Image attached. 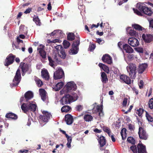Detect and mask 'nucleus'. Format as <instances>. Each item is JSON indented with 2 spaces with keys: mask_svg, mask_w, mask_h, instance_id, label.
Here are the masks:
<instances>
[{
  "mask_svg": "<svg viewBox=\"0 0 153 153\" xmlns=\"http://www.w3.org/2000/svg\"><path fill=\"white\" fill-rule=\"evenodd\" d=\"M75 108L76 111H80L82 110L83 106L81 105H78L76 106Z\"/></svg>",
  "mask_w": 153,
  "mask_h": 153,
  "instance_id": "51",
  "label": "nucleus"
},
{
  "mask_svg": "<svg viewBox=\"0 0 153 153\" xmlns=\"http://www.w3.org/2000/svg\"><path fill=\"white\" fill-rule=\"evenodd\" d=\"M62 34V32L61 30H54L50 34V35L51 36H54V35H56V36L59 35L58 37L60 38V36Z\"/></svg>",
  "mask_w": 153,
  "mask_h": 153,
  "instance_id": "27",
  "label": "nucleus"
},
{
  "mask_svg": "<svg viewBox=\"0 0 153 153\" xmlns=\"http://www.w3.org/2000/svg\"><path fill=\"white\" fill-rule=\"evenodd\" d=\"M103 130L105 132L107 133L108 135L110 137L111 130L108 127L106 126H103Z\"/></svg>",
  "mask_w": 153,
  "mask_h": 153,
  "instance_id": "46",
  "label": "nucleus"
},
{
  "mask_svg": "<svg viewBox=\"0 0 153 153\" xmlns=\"http://www.w3.org/2000/svg\"><path fill=\"white\" fill-rule=\"evenodd\" d=\"M94 131L97 133H100L102 131L100 130H99L98 128H96L94 129Z\"/></svg>",
  "mask_w": 153,
  "mask_h": 153,
  "instance_id": "64",
  "label": "nucleus"
},
{
  "mask_svg": "<svg viewBox=\"0 0 153 153\" xmlns=\"http://www.w3.org/2000/svg\"><path fill=\"white\" fill-rule=\"evenodd\" d=\"M120 81L123 82L129 85L131 83V80L130 78L125 74H122L120 76Z\"/></svg>",
  "mask_w": 153,
  "mask_h": 153,
  "instance_id": "16",
  "label": "nucleus"
},
{
  "mask_svg": "<svg viewBox=\"0 0 153 153\" xmlns=\"http://www.w3.org/2000/svg\"><path fill=\"white\" fill-rule=\"evenodd\" d=\"M137 148L138 153H146V146L142 143H138L137 146Z\"/></svg>",
  "mask_w": 153,
  "mask_h": 153,
  "instance_id": "19",
  "label": "nucleus"
},
{
  "mask_svg": "<svg viewBox=\"0 0 153 153\" xmlns=\"http://www.w3.org/2000/svg\"><path fill=\"white\" fill-rule=\"evenodd\" d=\"M127 100L128 99L126 98H125L123 99L122 104L123 106L126 107V106L127 102Z\"/></svg>",
  "mask_w": 153,
  "mask_h": 153,
  "instance_id": "55",
  "label": "nucleus"
},
{
  "mask_svg": "<svg viewBox=\"0 0 153 153\" xmlns=\"http://www.w3.org/2000/svg\"><path fill=\"white\" fill-rule=\"evenodd\" d=\"M79 41H75L73 42V43L72 44V47L74 48L75 47L78 48V46H79Z\"/></svg>",
  "mask_w": 153,
  "mask_h": 153,
  "instance_id": "49",
  "label": "nucleus"
},
{
  "mask_svg": "<svg viewBox=\"0 0 153 153\" xmlns=\"http://www.w3.org/2000/svg\"><path fill=\"white\" fill-rule=\"evenodd\" d=\"M146 117L149 121L152 122L153 121V117H152L150 115H149L148 112L146 111Z\"/></svg>",
  "mask_w": 153,
  "mask_h": 153,
  "instance_id": "43",
  "label": "nucleus"
},
{
  "mask_svg": "<svg viewBox=\"0 0 153 153\" xmlns=\"http://www.w3.org/2000/svg\"><path fill=\"white\" fill-rule=\"evenodd\" d=\"M143 40L147 43H149L153 41V36L151 34H143L142 36Z\"/></svg>",
  "mask_w": 153,
  "mask_h": 153,
  "instance_id": "15",
  "label": "nucleus"
},
{
  "mask_svg": "<svg viewBox=\"0 0 153 153\" xmlns=\"http://www.w3.org/2000/svg\"><path fill=\"white\" fill-rule=\"evenodd\" d=\"M136 7L139 11L134 8L133 9V10L135 13L139 16H143L142 13L149 16H151L153 14V12L151 9L146 6H143L142 3L140 2L137 3Z\"/></svg>",
  "mask_w": 153,
  "mask_h": 153,
  "instance_id": "1",
  "label": "nucleus"
},
{
  "mask_svg": "<svg viewBox=\"0 0 153 153\" xmlns=\"http://www.w3.org/2000/svg\"><path fill=\"white\" fill-rule=\"evenodd\" d=\"M83 119L85 121L89 122L93 120V117L91 114H86L84 115Z\"/></svg>",
  "mask_w": 153,
  "mask_h": 153,
  "instance_id": "26",
  "label": "nucleus"
},
{
  "mask_svg": "<svg viewBox=\"0 0 153 153\" xmlns=\"http://www.w3.org/2000/svg\"><path fill=\"white\" fill-rule=\"evenodd\" d=\"M137 147L135 145H133L131 146L130 149L133 151L134 153H137Z\"/></svg>",
  "mask_w": 153,
  "mask_h": 153,
  "instance_id": "48",
  "label": "nucleus"
},
{
  "mask_svg": "<svg viewBox=\"0 0 153 153\" xmlns=\"http://www.w3.org/2000/svg\"><path fill=\"white\" fill-rule=\"evenodd\" d=\"M55 49L57 50L58 55L61 58L65 59L66 56V54L64 48L62 45H58L55 47Z\"/></svg>",
  "mask_w": 153,
  "mask_h": 153,
  "instance_id": "5",
  "label": "nucleus"
},
{
  "mask_svg": "<svg viewBox=\"0 0 153 153\" xmlns=\"http://www.w3.org/2000/svg\"><path fill=\"white\" fill-rule=\"evenodd\" d=\"M21 66L22 72L23 73H25L28 70V66L24 62H21L20 64Z\"/></svg>",
  "mask_w": 153,
  "mask_h": 153,
  "instance_id": "30",
  "label": "nucleus"
},
{
  "mask_svg": "<svg viewBox=\"0 0 153 153\" xmlns=\"http://www.w3.org/2000/svg\"><path fill=\"white\" fill-rule=\"evenodd\" d=\"M29 111H32L33 112L35 111L36 110L37 105L36 104H32L30 102H29Z\"/></svg>",
  "mask_w": 153,
  "mask_h": 153,
  "instance_id": "31",
  "label": "nucleus"
},
{
  "mask_svg": "<svg viewBox=\"0 0 153 153\" xmlns=\"http://www.w3.org/2000/svg\"><path fill=\"white\" fill-rule=\"evenodd\" d=\"M21 77L20 70L19 69H18L16 71L15 76L13 80V82L10 84V86L11 88L18 85L20 81Z\"/></svg>",
  "mask_w": 153,
  "mask_h": 153,
  "instance_id": "2",
  "label": "nucleus"
},
{
  "mask_svg": "<svg viewBox=\"0 0 153 153\" xmlns=\"http://www.w3.org/2000/svg\"><path fill=\"white\" fill-rule=\"evenodd\" d=\"M129 68L130 70L129 74L131 78H134L136 76L137 73L136 65L134 64L131 63L129 65Z\"/></svg>",
  "mask_w": 153,
  "mask_h": 153,
  "instance_id": "4",
  "label": "nucleus"
},
{
  "mask_svg": "<svg viewBox=\"0 0 153 153\" xmlns=\"http://www.w3.org/2000/svg\"><path fill=\"white\" fill-rule=\"evenodd\" d=\"M127 141L129 143H131L132 144L134 145L135 143L134 139L131 137H129L127 139Z\"/></svg>",
  "mask_w": 153,
  "mask_h": 153,
  "instance_id": "45",
  "label": "nucleus"
},
{
  "mask_svg": "<svg viewBox=\"0 0 153 153\" xmlns=\"http://www.w3.org/2000/svg\"><path fill=\"white\" fill-rule=\"evenodd\" d=\"M42 77L46 80H48L49 78V73L47 70H42L41 71Z\"/></svg>",
  "mask_w": 153,
  "mask_h": 153,
  "instance_id": "23",
  "label": "nucleus"
},
{
  "mask_svg": "<svg viewBox=\"0 0 153 153\" xmlns=\"http://www.w3.org/2000/svg\"><path fill=\"white\" fill-rule=\"evenodd\" d=\"M67 39L69 41H72L75 39V36L72 33H69L68 34Z\"/></svg>",
  "mask_w": 153,
  "mask_h": 153,
  "instance_id": "36",
  "label": "nucleus"
},
{
  "mask_svg": "<svg viewBox=\"0 0 153 153\" xmlns=\"http://www.w3.org/2000/svg\"><path fill=\"white\" fill-rule=\"evenodd\" d=\"M63 44L64 48L65 49L68 48L70 45V42L66 40H65L63 41Z\"/></svg>",
  "mask_w": 153,
  "mask_h": 153,
  "instance_id": "41",
  "label": "nucleus"
},
{
  "mask_svg": "<svg viewBox=\"0 0 153 153\" xmlns=\"http://www.w3.org/2000/svg\"><path fill=\"white\" fill-rule=\"evenodd\" d=\"M99 67L102 69L107 73H108L109 71V68L105 65L102 63H100L98 65Z\"/></svg>",
  "mask_w": 153,
  "mask_h": 153,
  "instance_id": "29",
  "label": "nucleus"
},
{
  "mask_svg": "<svg viewBox=\"0 0 153 153\" xmlns=\"http://www.w3.org/2000/svg\"><path fill=\"white\" fill-rule=\"evenodd\" d=\"M71 108L68 105H65L63 106L61 109L62 112H67L71 109Z\"/></svg>",
  "mask_w": 153,
  "mask_h": 153,
  "instance_id": "37",
  "label": "nucleus"
},
{
  "mask_svg": "<svg viewBox=\"0 0 153 153\" xmlns=\"http://www.w3.org/2000/svg\"><path fill=\"white\" fill-rule=\"evenodd\" d=\"M123 49L126 52L128 53H132L134 52L132 48L128 44H125L123 46Z\"/></svg>",
  "mask_w": 153,
  "mask_h": 153,
  "instance_id": "22",
  "label": "nucleus"
},
{
  "mask_svg": "<svg viewBox=\"0 0 153 153\" xmlns=\"http://www.w3.org/2000/svg\"><path fill=\"white\" fill-rule=\"evenodd\" d=\"M76 85L73 82H69L67 83L66 85L60 92H67L71 90L75 91L76 89Z\"/></svg>",
  "mask_w": 153,
  "mask_h": 153,
  "instance_id": "3",
  "label": "nucleus"
},
{
  "mask_svg": "<svg viewBox=\"0 0 153 153\" xmlns=\"http://www.w3.org/2000/svg\"><path fill=\"white\" fill-rule=\"evenodd\" d=\"M59 40L58 39H55L52 41H51L50 39H48L47 40V42L48 44L51 43H55L56 42H59Z\"/></svg>",
  "mask_w": 153,
  "mask_h": 153,
  "instance_id": "50",
  "label": "nucleus"
},
{
  "mask_svg": "<svg viewBox=\"0 0 153 153\" xmlns=\"http://www.w3.org/2000/svg\"><path fill=\"white\" fill-rule=\"evenodd\" d=\"M16 56L12 53L10 54L6 57L5 59L4 64L6 66H8L12 64L14 62V59Z\"/></svg>",
  "mask_w": 153,
  "mask_h": 153,
  "instance_id": "9",
  "label": "nucleus"
},
{
  "mask_svg": "<svg viewBox=\"0 0 153 153\" xmlns=\"http://www.w3.org/2000/svg\"><path fill=\"white\" fill-rule=\"evenodd\" d=\"M48 60L49 61V65L52 67L54 66L55 63L54 61L53 60L51 57L50 56H48Z\"/></svg>",
  "mask_w": 153,
  "mask_h": 153,
  "instance_id": "44",
  "label": "nucleus"
},
{
  "mask_svg": "<svg viewBox=\"0 0 153 153\" xmlns=\"http://www.w3.org/2000/svg\"><path fill=\"white\" fill-rule=\"evenodd\" d=\"M5 117L7 118H10L14 120H16L18 118L16 114L12 112L7 113L5 115Z\"/></svg>",
  "mask_w": 153,
  "mask_h": 153,
  "instance_id": "25",
  "label": "nucleus"
},
{
  "mask_svg": "<svg viewBox=\"0 0 153 153\" xmlns=\"http://www.w3.org/2000/svg\"><path fill=\"white\" fill-rule=\"evenodd\" d=\"M29 150L27 149H23L22 150H20L18 152L19 153H28V152Z\"/></svg>",
  "mask_w": 153,
  "mask_h": 153,
  "instance_id": "58",
  "label": "nucleus"
},
{
  "mask_svg": "<svg viewBox=\"0 0 153 153\" xmlns=\"http://www.w3.org/2000/svg\"><path fill=\"white\" fill-rule=\"evenodd\" d=\"M42 113L43 114V115H40L39 118L44 122H48L49 119L50 118L51 116V114L45 111H42Z\"/></svg>",
  "mask_w": 153,
  "mask_h": 153,
  "instance_id": "12",
  "label": "nucleus"
},
{
  "mask_svg": "<svg viewBox=\"0 0 153 153\" xmlns=\"http://www.w3.org/2000/svg\"><path fill=\"white\" fill-rule=\"evenodd\" d=\"M40 46H41L42 47H38L37 48V50L40 56L43 59H45L46 57V52L44 50L45 46L43 45H40Z\"/></svg>",
  "mask_w": 153,
  "mask_h": 153,
  "instance_id": "13",
  "label": "nucleus"
},
{
  "mask_svg": "<svg viewBox=\"0 0 153 153\" xmlns=\"http://www.w3.org/2000/svg\"><path fill=\"white\" fill-rule=\"evenodd\" d=\"M144 112V109L143 108H140L137 111L136 113L140 117H142V114Z\"/></svg>",
  "mask_w": 153,
  "mask_h": 153,
  "instance_id": "42",
  "label": "nucleus"
},
{
  "mask_svg": "<svg viewBox=\"0 0 153 153\" xmlns=\"http://www.w3.org/2000/svg\"><path fill=\"white\" fill-rule=\"evenodd\" d=\"M126 31L131 36H135L137 37L138 36V33L134 29H133L131 27H129L127 28Z\"/></svg>",
  "mask_w": 153,
  "mask_h": 153,
  "instance_id": "20",
  "label": "nucleus"
},
{
  "mask_svg": "<svg viewBox=\"0 0 153 153\" xmlns=\"http://www.w3.org/2000/svg\"><path fill=\"white\" fill-rule=\"evenodd\" d=\"M34 80L37 85L39 87H41L43 85L42 82L38 77H35Z\"/></svg>",
  "mask_w": 153,
  "mask_h": 153,
  "instance_id": "38",
  "label": "nucleus"
},
{
  "mask_svg": "<svg viewBox=\"0 0 153 153\" xmlns=\"http://www.w3.org/2000/svg\"><path fill=\"white\" fill-rule=\"evenodd\" d=\"M72 94L73 95V96L72 97H73V100L74 99V100H77L78 97L77 94L75 93H74L73 94Z\"/></svg>",
  "mask_w": 153,
  "mask_h": 153,
  "instance_id": "59",
  "label": "nucleus"
},
{
  "mask_svg": "<svg viewBox=\"0 0 153 153\" xmlns=\"http://www.w3.org/2000/svg\"><path fill=\"white\" fill-rule=\"evenodd\" d=\"M73 98L72 96L69 94H66L62 97L60 101L62 105L65 104H70L73 101Z\"/></svg>",
  "mask_w": 153,
  "mask_h": 153,
  "instance_id": "6",
  "label": "nucleus"
},
{
  "mask_svg": "<svg viewBox=\"0 0 153 153\" xmlns=\"http://www.w3.org/2000/svg\"><path fill=\"white\" fill-rule=\"evenodd\" d=\"M133 107V105H131L130 106V108H129L128 110L126 111L125 112L124 114H127L128 113V112H130L131 111V109Z\"/></svg>",
  "mask_w": 153,
  "mask_h": 153,
  "instance_id": "63",
  "label": "nucleus"
},
{
  "mask_svg": "<svg viewBox=\"0 0 153 153\" xmlns=\"http://www.w3.org/2000/svg\"><path fill=\"white\" fill-rule=\"evenodd\" d=\"M132 90L134 93H135L136 95H137L138 94V91L135 88L133 87L132 88Z\"/></svg>",
  "mask_w": 153,
  "mask_h": 153,
  "instance_id": "61",
  "label": "nucleus"
},
{
  "mask_svg": "<svg viewBox=\"0 0 153 153\" xmlns=\"http://www.w3.org/2000/svg\"><path fill=\"white\" fill-rule=\"evenodd\" d=\"M33 97V94L31 91L26 92L24 94V97H21L20 99V102L27 101L30 100Z\"/></svg>",
  "mask_w": 153,
  "mask_h": 153,
  "instance_id": "7",
  "label": "nucleus"
},
{
  "mask_svg": "<svg viewBox=\"0 0 153 153\" xmlns=\"http://www.w3.org/2000/svg\"><path fill=\"white\" fill-rule=\"evenodd\" d=\"M65 120L68 125L71 124L74 121L73 116L70 114H67L65 116Z\"/></svg>",
  "mask_w": 153,
  "mask_h": 153,
  "instance_id": "18",
  "label": "nucleus"
},
{
  "mask_svg": "<svg viewBox=\"0 0 153 153\" xmlns=\"http://www.w3.org/2000/svg\"><path fill=\"white\" fill-rule=\"evenodd\" d=\"M97 111L96 112V114H98V115L100 117L103 116V113L102 111V106H97Z\"/></svg>",
  "mask_w": 153,
  "mask_h": 153,
  "instance_id": "34",
  "label": "nucleus"
},
{
  "mask_svg": "<svg viewBox=\"0 0 153 153\" xmlns=\"http://www.w3.org/2000/svg\"><path fill=\"white\" fill-rule=\"evenodd\" d=\"M132 27L135 30L139 31H142L144 28L140 25L137 24H134L132 25Z\"/></svg>",
  "mask_w": 153,
  "mask_h": 153,
  "instance_id": "39",
  "label": "nucleus"
},
{
  "mask_svg": "<svg viewBox=\"0 0 153 153\" xmlns=\"http://www.w3.org/2000/svg\"><path fill=\"white\" fill-rule=\"evenodd\" d=\"M147 64L145 63L140 65L137 69L138 73L139 74H141L143 73L147 68Z\"/></svg>",
  "mask_w": 153,
  "mask_h": 153,
  "instance_id": "21",
  "label": "nucleus"
},
{
  "mask_svg": "<svg viewBox=\"0 0 153 153\" xmlns=\"http://www.w3.org/2000/svg\"><path fill=\"white\" fill-rule=\"evenodd\" d=\"M78 48L76 47L72 48L70 50L69 52L70 54L73 55L76 54L78 52Z\"/></svg>",
  "mask_w": 153,
  "mask_h": 153,
  "instance_id": "35",
  "label": "nucleus"
},
{
  "mask_svg": "<svg viewBox=\"0 0 153 153\" xmlns=\"http://www.w3.org/2000/svg\"><path fill=\"white\" fill-rule=\"evenodd\" d=\"M32 9L31 8L28 7L24 12V13L25 14L30 13L32 11Z\"/></svg>",
  "mask_w": 153,
  "mask_h": 153,
  "instance_id": "56",
  "label": "nucleus"
},
{
  "mask_svg": "<svg viewBox=\"0 0 153 153\" xmlns=\"http://www.w3.org/2000/svg\"><path fill=\"white\" fill-rule=\"evenodd\" d=\"M134 50L140 53H143V49L142 48L139 47L135 48Z\"/></svg>",
  "mask_w": 153,
  "mask_h": 153,
  "instance_id": "52",
  "label": "nucleus"
},
{
  "mask_svg": "<svg viewBox=\"0 0 153 153\" xmlns=\"http://www.w3.org/2000/svg\"><path fill=\"white\" fill-rule=\"evenodd\" d=\"M98 140L99 145V148L100 150L101 151L105 150V148H104V147L106 143V140L105 137L102 135H101Z\"/></svg>",
  "mask_w": 153,
  "mask_h": 153,
  "instance_id": "8",
  "label": "nucleus"
},
{
  "mask_svg": "<svg viewBox=\"0 0 153 153\" xmlns=\"http://www.w3.org/2000/svg\"><path fill=\"white\" fill-rule=\"evenodd\" d=\"M53 56L54 59L57 62H59L58 57L56 53H53Z\"/></svg>",
  "mask_w": 153,
  "mask_h": 153,
  "instance_id": "57",
  "label": "nucleus"
},
{
  "mask_svg": "<svg viewBox=\"0 0 153 153\" xmlns=\"http://www.w3.org/2000/svg\"><path fill=\"white\" fill-rule=\"evenodd\" d=\"M101 77L102 78L101 81L103 83H106L108 81V79L106 74L102 72L101 73Z\"/></svg>",
  "mask_w": 153,
  "mask_h": 153,
  "instance_id": "33",
  "label": "nucleus"
},
{
  "mask_svg": "<svg viewBox=\"0 0 153 153\" xmlns=\"http://www.w3.org/2000/svg\"><path fill=\"white\" fill-rule=\"evenodd\" d=\"M128 44L133 47H137L139 44V42L138 39L134 37H130L128 39Z\"/></svg>",
  "mask_w": 153,
  "mask_h": 153,
  "instance_id": "14",
  "label": "nucleus"
},
{
  "mask_svg": "<svg viewBox=\"0 0 153 153\" xmlns=\"http://www.w3.org/2000/svg\"><path fill=\"white\" fill-rule=\"evenodd\" d=\"M63 85L64 83L63 82H59L56 85L53 89L55 91H58L62 88Z\"/></svg>",
  "mask_w": 153,
  "mask_h": 153,
  "instance_id": "32",
  "label": "nucleus"
},
{
  "mask_svg": "<svg viewBox=\"0 0 153 153\" xmlns=\"http://www.w3.org/2000/svg\"><path fill=\"white\" fill-rule=\"evenodd\" d=\"M65 76L63 71L62 69H59L54 73L53 78L55 80L60 79Z\"/></svg>",
  "mask_w": 153,
  "mask_h": 153,
  "instance_id": "10",
  "label": "nucleus"
},
{
  "mask_svg": "<svg viewBox=\"0 0 153 153\" xmlns=\"http://www.w3.org/2000/svg\"><path fill=\"white\" fill-rule=\"evenodd\" d=\"M149 27L153 28V19L149 21Z\"/></svg>",
  "mask_w": 153,
  "mask_h": 153,
  "instance_id": "62",
  "label": "nucleus"
},
{
  "mask_svg": "<svg viewBox=\"0 0 153 153\" xmlns=\"http://www.w3.org/2000/svg\"><path fill=\"white\" fill-rule=\"evenodd\" d=\"M144 82L142 80H140L139 83V86L140 89H141L143 87Z\"/></svg>",
  "mask_w": 153,
  "mask_h": 153,
  "instance_id": "54",
  "label": "nucleus"
},
{
  "mask_svg": "<svg viewBox=\"0 0 153 153\" xmlns=\"http://www.w3.org/2000/svg\"><path fill=\"white\" fill-rule=\"evenodd\" d=\"M33 21L37 25H41L40 20L37 16H34V17L33 18Z\"/></svg>",
  "mask_w": 153,
  "mask_h": 153,
  "instance_id": "40",
  "label": "nucleus"
},
{
  "mask_svg": "<svg viewBox=\"0 0 153 153\" xmlns=\"http://www.w3.org/2000/svg\"><path fill=\"white\" fill-rule=\"evenodd\" d=\"M39 91L42 99L43 101H45L46 99L45 90L44 89L41 88L39 89Z\"/></svg>",
  "mask_w": 153,
  "mask_h": 153,
  "instance_id": "28",
  "label": "nucleus"
},
{
  "mask_svg": "<svg viewBox=\"0 0 153 153\" xmlns=\"http://www.w3.org/2000/svg\"><path fill=\"white\" fill-rule=\"evenodd\" d=\"M21 108L25 113H27V112L29 111V102L23 103L21 105Z\"/></svg>",
  "mask_w": 153,
  "mask_h": 153,
  "instance_id": "24",
  "label": "nucleus"
},
{
  "mask_svg": "<svg viewBox=\"0 0 153 153\" xmlns=\"http://www.w3.org/2000/svg\"><path fill=\"white\" fill-rule=\"evenodd\" d=\"M102 60L104 63H106L108 64H111L112 62L111 57L108 54L104 55L102 58Z\"/></svg>",
  "mask_w": 153,
  "mask_h": 153,
  "instance_id": "17",
  "label": "nucleus"
},
{
  "mask_svg": "<svg viewBox=\"0 0 153 153\" xmlns=\"http://www.w3.org/2000/svg\"><path fill=\"white\" fill-rule=\"evenodd\" d=\"M96 45L94 44H91L89 45L88 49L90 51H93L95 48Z\"/></svg>",
  "mask_w": 153,
  "mask_h": 153,
  "instance_id": "53",
  "label": "nucleus"
},
{
  "mask_svg": "<svg viewBox=\"0 0 153 153\" xmlns=\"http://www.w3.org/2000/svg\"><path fill=\"white\" fill-rule=\"evenodd\" d=\"M138 133L140 138L141 139L146 140L148 135L146 131L142 127H140Z\"/></svg>",
  "mask_w": 153,
  "mask_h": 153,
  "instance_id": "11",
  "label": "nucleus"
},
{
  "mask_svg": "<svg viewBox=\"0 0 153 153\" xmlns=\"http://www.w3.org/2000/svg\"><path fill=\"white\" fill-rule=\"evenodd\" d=\"M126 128H123L121 131V134L122 135V134H127L126 133Z\"/></svg>",
  "mask_w": 153,
  "mask_h": 153,
  "instance_id": "60",
  "label": "nucleus"
},
{
  "mask_svg": "<svg viewBox=\"0 0 153 153\" xmlns=\"http://www.w3.org/2000/svg\"><path fill=\"white\" fill-rule=\"evenodd\" d=\"M149 107L151 109H153V98H151L149 101L148 102Z\"/></svg>",
  "mask_w": 153,
  "mask_h": 153,
  "instance_id": "47",
  "label": "nucleus"
}]
</instances>
